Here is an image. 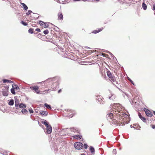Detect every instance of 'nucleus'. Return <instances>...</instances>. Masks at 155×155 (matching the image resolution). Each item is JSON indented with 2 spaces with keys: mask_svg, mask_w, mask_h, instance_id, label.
Here are the masks:
<instances>
[{
  "mask_svg": "<svg viewBox=\"0 0 155 155\" xmlns=\"http://www.w3.org/2000/svg\"><path fill=\"white\" fill-rule=\"evenodd\" d=\"M111 106L115 110H114L115 112H117V113H116L117 116L119 118H120L121 120L122 119L123 122L124 121H125L124 122L125 124H128V123L127 121H126V119L124 118L128 117V116L127 115L125 114V113H123V111L122 112L123 108L122 106L119 103L112 104Z\"/></svg>",
  "mask_w": 155,
  "mask_h": 155,
  "instance_id": "f257e3e1",
  "label": "nucleus"
},
{
  "mask_svg": "<svg viewBox=\"0 0 155 155\" xmlns=\"http://www.w3.org/2000/svg\"><path fill=\"white\" fill-rule=\"evenodd\" d=\"M106 117L107 120L112 125L115 124L119 126H124L125 125L124 121L123 122L122 119L121 120L118 117L117 120H116L114 118L115 117H114L112 113H109L107 115Z\"/></svg>",
  "mask_w": 155,
  "mask_h": 155,
  "instance_id": "f03ea898",
  "label": "nucleus"
},
{
  "mask_svg": "<svg viewBox=\"0 0 155 155\" xmlns=\"http://www.w3.org/2000/svg\"><path fill=\"white\" fill-rule=\"evenodd\" d=\"M64 113L66 114L65 115L66 117H68L69 118H72L76 113L70 109H68L67 111H64Z\"/></svg>",
  "mask_w": 155,
  "mask_h": 155,
  "instance_id": "7ed1b4c3",
  "label": "nucleus"
},
{
  "mask_svg": "<svg viewBox=\"0 0 155 155\" xmlns=\"http://www.w3.org/2000/svg\"><path fill=\"white\" fill-rule=\"evenodd\" d=\"M74 147L77 150H81L82 149L83 144L81 142H76L74 144Z\"/></svg>",
  "mask_w": 155,
  "mask_h": 155,
  "instance_id": "20e7f679",
  "label": "nucleus"
},
{
  "mask_svg": "<svg viewBox=\"0 0 155 155\" xmlns=\"http://www.w3.org/2000/svg\"><path fill=\"white\" fill-rule=\"evenodd\" d=\"M54 78H49L44 81L45 84H46L47 86L49 85H51L53 84V82H54Z\"/></svg>",
  "mask_w": 155,
  "mask_h": 155,
  "instance_id": "39448f33",
  "label": "nucleus"
},
{
  "mask_svg": "<svg viewBox=\"0 0 155 155\" xmlns=\"http://www.w3.org/2000/svg\"><path fill=\"white\" fill-rule=\"evenodd\" d=\"M107 74L109 78L113 81H115L114 76L113 75L110 71H108L107 72Z\"/></svg>",
  "mask_w": 155,
  "mask_h": 155,
  "instance_id": "423d86ee",
  "label": "nucleus"
},
{
  "mask_svg": "<svg viewBox=\"0 0 155 155\" xmlns=\"http://www.w3.org/2000/svg\"><path fill=\"white\" fill-rule=\"evenodd\" d=\"M30 88L34 91L37 94H39L40 93V91L39 90V87L38 86H31L30 87Z\"/></svg>",
  "mask_w": 155,
  "mask_h": 155,
  "instance_id": "0eeeda50",
  "label": "nucleus"
},
{
  "mask_svg": "<svg viewBox=\"0 0 155 155\" xmlns=\"http://www.w3.org/2000/svg\"><path fill=\"white\" fill-rule=\"evenodd\" d=\"M144 111L145 112L146 115L149 117H151L153 116V114L150 111L147 109H145Z\"/></svg>",
  "mask_w": 155,
  "mask_h": 155,
  "instance_id": "6e6552de",
  "label": "nucleus"
},
{
  "mask_svg": "<svg viewBox=\"0 0 155 155\" xmlns=\"http://www.w3.org/2000/svg\"><path fill=\"white\" fill-rule=\"evenodd\" d=\"M70 130L74 133H79L80 132V130L78 128L75 127H72L70 128Z\"/></svg>",
  "mask_w": 155,
  "mask_h": 155,
  "instance_id": "1a4fd4ad",
  "label": "nucleus"
},
{
  "mask_svg": "<svg viewBox=\"0 0 155 155\" xmlns=\"http://www.w3.org/2000/svg\"><path fill=\"white\" fill-rule=\"evenodd\" d=\"M46 133L48 134H50L52 132V127L51 126L46 128Z\"/></svg>",
  "mask_w": 155,
  "mask_h": 155,
  "instance_id": "9d476101",
  "label": "nucleus"
},
{
  "mask_svg": "<svg viewBox=\"0 0 155 155\" xmlns=\"http://www.w3.org/2000/svg\"><path fill=\"white\" fill-rule=\"evenodd\" d=\"M15 105L16 107V108L17 109H18V106L19 105V102L18 100L17 99H15Z\"/></svg>",
  "mask_w": 155,
  "mask_h": 155,
  "instance_id": "9b49d317",
  "label": "nucleus"
},
{
  "mask_svg": "<svg viewBox=\"0 0 155 155\" xmlns=\"http://www.w3.org/2000/svg\"><path fill=\"white\" fill-rule=\"evenodd\" d=\"M41 123L42 124H44L46 127V128L50 126H51L50 125H49L48 122L46 121V120H44V121H41Z\"/></svg>",
  "mask_w": 155,
  "mask_h": 155,
  "instance_id": "f8f14e48",
  "label": "nucleus"
},
{
  "mask_svg": "<svg viewBox=\"0 0 155 155\" xmlns=\"http://www.w3.org/2000/svg\"><path fill=\"white\" fill-rule=\"evenodd\" d=\"M102 98V97L101 96H97L96 98V100L99 102H102L103 100Z\"/></svg>",
  "mask_w": 155,
  "mask_h": 155,
  "instance_id": "ddd939ff",
  "label": "nucleus"
},
{
  "mask_svg": "<svg viewBox=\"0 0 155 155\" xmlns=\"http://www.w3.org/2000/svg\"><path fill=\"white\" fill-rule=\"evenodd\" d=\"M20 4L21 5V7L23 8L25 10H27L28 9L27 6L24 3L21 2L20 3Z\"/></svg>",
  "mask_w": 155,
  "mask_h": 155,
  "instance_id": "4468645a",
  "label": "nucleus"
},
{
  "mask_svg": "<svg viewBox=\"0 0 155 155\" xmlns=\"http://www.w3.org/2000/svg\"><path fill=\"white\" fill-rule=\"evenodd\" d=\"M40 114L42 116H45L48 114V112L46 111H43L41 112Z\"/></svg>",
  "mask_w": 155,
  "mask_h": 155,
  "instance_id": "2eb2a0df",
  "label": "nucleus"
},
{
  "mask_svg": "<svg viewBox=\"0 0 155 155\" xmlns=\"http://www.w3.org/2000/svg\"><path fill=\"white\" fill-rule=\"evenodd\" d=\"M63 18V15L61 13H60L58 14V20H62Z\"/></svg>",
  "mask_w": 155,
  "mask_h": 155,
  "instance_id": "dca6fc26",
  "label": "nucleus"
},
{
  "mask_svg": "<svg viewBox=\"0 0 155 155\" xmlns=\"http://www.w3.org/2000/svg\"><path fill=\"white\" fill-rule=\"evenodd\" d=\"M103 29V28H102L97 30H94L92 32V33L94 34H97L101 31Z\"/></svg>",
  "mask_w": 155,
  "mask_h": 155,
  "instance_id": "f3484780",
  "label": "nucleus"
},
{
  "mask_svg": "<svg viewBox=\"0 0 155 155\" xmlns=\"http://www.w3.org/2000/svg\"><path fill=\"white\" fill-rule=\"evenodd\" d=\"M21 108L23 109L26 107V106L25 104H23V103H21L18 106V107Z\"/></svg>",
  "mask_w": 155,
  "mask_h": 155,
  "instance_id": "a211bd4d",
  "label": "nucleus"
},
{
  "mask_svg": "<svg viewBox=\"0 0 155 155\" xmlns=\"http://www.w3.org/2000/svg\"><path fill=\"white\" fill-rule=\"evenodd\" d=\"M82 136L78 135H75L74 136V138L76 139H81Z\"/></svg>",
  "mask_w": 155,
  "mask_h": 155,
  "instance_id": "6ab92c4d",
  "label": "nucleus"
},
{
  "mask_svg": "<svg viewBox=\"0 0 155 155\" xmlns=\"http://www.w3.org/2000/svg\"><path fill=\"white\" fill-rule=\"evenodd\" d=\"M89 150L92 154H94V153L95 152V150L94 148L93 147H91L90 148Z\"/></svg>",
  "mask_w": 155,
  "mask_h": 155,
  "instance_id": "aec40b11",
  "label": "nucleus"
},
{
  "mask_svg": "<svg viewBox=\"0 0 155 155\" xmlns=\"http://www.w3.org/2000/svg\"><path fill=\"white\" fill-rule=\"evenodd\" d=\"M3 83H11L12 82L11 81H10V80L5 79H3Z\"/></svg>",
  "mask_w": 155,
  "mask_h": 155,
  "instance_id": "412c9836",
  "label": "nucleus"
},
{
  "mask_svg": "<svg viewBox=\"0 0 155 155\" xmlns=\"http://www.w3.org/2000/svg\"><path fill=\"white\" fill-rule=\"evenodd\" d=\"M2 94L3 96H7L8 93L7 91H2Z\"/></svg>",
  "mask_w": 155,
  "mask_h": 155,
  "instance_id": "4be33fe9",
  "label": "nucleus"
},
{
  "mask_svg": "<svg viewBox=\"0 0 155 155\" xmlns=\"http://www.w3.org/2000/svg\"><path fill=\"white\" fill-rule=\"evenodd\" d=\"M142 7L143 9L145 10L147 8V6L144 2H143L142 4Z\"/></svg>",
  "mask_w": 155,
  "mask_h": 155,
  "instance_id": "5701e85b",
  "label": "nucleus"
},
{
  "mask_svg": "<svg viewBox=\"0 0 155 155\" xmlns=\"http://www.w3.org/2000/svg\"><path fill=\"white\" fill-rule=\"evenodd\" d=\"M8 104L9 105L12 106V105H13V104H14V101L12 99V100H10L9 101V102H8Z\"/></svg>",
  "mask_w": 155,
  "mask_h": 155,
  "instance_id": "b1692460",
  "label": "nucleus"
},
{
  "mask_svg": "<svg viewBox=\"0 0 155 155\" xmlns=\"http://www.w3.org/2000/svg\"><path fill=\"white\" fill-rule=\"evenodd\" d=\"M21 112L23 114H25L28 112V111L24 108L22 109Z\"/></svg>",
  "mask_w": 155,
  "mask_h": 155,
  "instance_id": "393cba45",
  "label": "nucleus"
},
{
  "mask_svg": "<svg viewBox=\"0 0 155 155\" xmlns=\"http://www.w3.org/2000/svg\"><path fill=\"white\" fill-rule=\"evenodd\" d=\"M45 106L48 109L51 110V107L50 105L46 103L44 104Z\"/></svg>",
  "mask_w": 155,
  "mask_h": 155,
  "instance_id": "a878e982",
  "label": "nucleus"
},
{
  "mask_svg": "<svg viewBox=\"0 0 155 155\" xmlns=\"http://www.w3.org/2000/svg\"><path fill=\"white\" fill-rule=\"evenodd\" d=\"M68 129V128H67L66 129H62V130L60 131H59L60 132V134H62V132H66V130Z\"/></svg>",
  "mask_w": 155,
  "mask_h": 155,
  "instance_id": "bb28decb",
  "label": "nucleus"
},
{
  "mask_svg": "<svg viewBox=\"0 0 155 155\" xmlns=\"http://www.w3.org/2000/svg\"><path fill=\"white\" fill-rule=\"evenodd\" d=\"M34 29L33 28H30L28 30V32L31 34L33 33Z\"/></svg>",
  "mask_w": 155,
  "mask_h": 155,
  "instance_id": "cd10ccee",
  "label": "nucleus"
},
{
  "mask_svg": "<svg viewBox=\"0 0 155 155\" xmlns=\"http://www.w3.org/2000/svg\"><path fill=\"white\" fill-rule=\"evenodd\" d=\"M15 89H14V88H12L11 90V93L13 94H15Z\"/></svg>",
  "mask_w": 155,
  "mask_h": 155,
  "instance_id": "c85d7f7f",
  "label": "nucleus"
},
{
  "mask_svg": "<svg viewBox=\"0 0 155 155\" xmlns=\"http://www.w3.org/2000/svg\"><path fill=\"white\" fill-rule=\"evenodd\" d=\"M115 96L113 95H112L110 97H109V99H111L113 100L115 99Z\"/></svg>",
  "mask_w": 155,
  "mask_h": 155,
  "instance_id": "c756f323",
  "label": "nucleus"
},
{
  "mask_svg": "<svg viewBox=\"0 0 155 155\" xmlns=\"http://www.w3.org/2000/svg\"><path fill=\"white\" fill-rule=\"evenodd\" d=\"M21 23L25 26H27L28 25V24L27 23L24 22L23 21H22L21 22Z\"/></svg>",
  "mask_w": 155,
  "mask_h": 155,
  "instance_id": "7c9ffc66",
  "label": "nucleus"
},
{
  "mask_svg": "<svg viewBox=\"0 0 155 155\" xmlns=\"http://www.w3.org/2000/svg\"><path fill=\"white\" fill-rule=\"evenodd\" d=\"M127 79H128V80L131 82V83L132 84L134 85H135L134 84V82L131 80V79L130 78H129L127 77Z\"/></svg>",
  "mask_w": 155,
  "mask_h": 155,
  "instance_id": "2f4dec72",
  "label": "nucleus"
},
{
  "mask_svg": "<svg viewBox=\"0 0 155 155\" xmlns=\"http://www.w3.org/2000/svg\"><path fill=\"white\" fill-rule=\"evenodd\" d=\"M44 34L45 35H47L49 33V31L48 30L46 29L43 32Z\"/></svg>",
  "mask_w": 155,
  "mask_h": 155,
  "instance_id": "473e14b6",
  "label": "nucleus"
},
{
  "mask_svg": "<svg viewBox=\"0 0 155 155\" xmlns=\"http://www.w3.org/2000/svg\"><path fill=\"white\" fill-rule=\"evenodd\" d=\"M15 87L14 88L16 90L18 91L19 89V87H18V86L17 85H15Z\"/></svg>",
  "mask_w": 155,
  "mask_h": 155,
  "instance_id": "72a5a7b5",
  "label": "nucleus"
},
{
  "mask_svg": "<svg viewBox=\"0 0 155 155\" xmlns=\"http://www.w3.org/2000/svg\"><path fill=\"white\" fill-rule=\"evenodd\" d=\"M44 26H45L44 28H47L48 27V25L47 23H46V22H44Z\"/></svg>",
  "mask_w": 155,
  "mask_h": 155,
  "instance_id": "f704fd0d",
  "label": "nucleus"
},
{
  "mask_svg": "<svg viewBox=\"0 0 155 155\" xmlns=\"http://www.w3.org/2000/svg\"><path fill=\"white\" fill-rule=\"evenodd\" d=\"M141 120L144 122L145 123L146 121V119L144 117H143L142 118H141Z\"/></svg>",
  "mask_w": 155,
  "mask_h": 155,
  "instance_id": "c9c22d12",
  "label": "nucleus"
},
{
  "mask_svg": "<svg viewBox=\"0 0 155 155\" xmlns=\"http://www.w3.org/2000/svg\"><path fill=\"white\" fill-rule=\"evenodd\" d=\"M32 12L31 10H29L28 11V12H27L26 13V14L27 15H29L30 13H31Z\"/></svg>",
  "mask_w": 155,
  "mask_h": 155,
  "instance_id": "e433bc0d",
  "label": "nucleus"
},
{
  "mask_svg": "<svg viewBox=\"0 0 155 155\" xmlns=\"http://www.w3.org/2000/svg\"><path fill=\"white\" fill-rule=\"evenodd\" d=\"M44 22L41 21H39V24L41 25H43V24H44Z\"/></svg>",
  "mask_w": 155,
  "mask_h": 155,
  "instance_id": "4c0bfd02",
  "label": "nucleus"
},
{
  "mask_svg": "<svg viewBox=\"0 0 155 155\" xmlns=\"http://www.w3.org/2000/svg\"><path fill=\"white\" fill-rule=\"evenodd\" d=\"M112 152L113 153L116 154L117 153L116 150V149H114L113 150Z\"/></svg>",
  "mask_w": 155,
  "mask_h": 155,
  "instance_id": "58836bf2",
  "label": "nucleus"
},
{
  "mask_svg": "<svg viewBox=\"0 0 155 155\" xmlns=\"http://www.w3.org/2000/svg\"><path fill=\"white\" fill-rule=\"evenodd\" d=\"M83 146L84 148L85 149H87V148L88 146L87 144L85 143Z\"/></svg>",
  "mask_w": 155,
  "mask_h": 155,
  "instance_id": "ea45409f",
  "label": "nucleus"
},
{
  "mask_svg": "<svg viewBox=\"0 0 155 155\" xmlns=\"http://www.w3.org/2000/svg\"><path fill=\"white\" fill-rule=\"evenodd\" d=\"M138 116L139 117V118L141 119V118H142V117H143L142 116L141 114L140 113H138Z\"/></svg>",
  "mask_w": 155,
  "mask_h": 155,
  "instance_id": "a19ab883",
  "label": "nucleus"
},
{
  "mask_svg": "<svg viewBox=\"0 0 155 155\" xmlns=\"http://www.w3.org/2000/svg\"><path fill=\"white\" fill-rule=\"evenodd\" d=\"M138 116L139 117V118L141 119V118H142V117H143L142 116L141 114L140 113H138Z\"/></svg>",
  "mask_w": 155,
  "mask_h": 155,
  "instance_id": "79ce46f5",
  "label": "nucleus"
},
{
  "mask_svg": "<svg viewBox=\"0 0 155 155\" xmlns=\"http://www.w3.org/2000/svg\"><path fill=\"white\" fill-rule=\"evenodd\" d=\"M138 116L139 117V118L141 119V118H142V117H143L142 116L141 114L140 113H138Z\"/></svg>",
  "mask_w": 155,
  "mask_h": 155,
  "instance_id": "37998d69",
  "label": "nucleus"
},
{
  "mask_svg": "<svg viewBox=\"0 0 155 155\" xmlns=\"http://www.w3.org/2000/svg\"><path fill=\"white\" fill-rule=\"evenodd\" d=\"M29 112L30 114L33 113V110L31 109H30L29 110Z\"/></svg>",
  "mask_w": 155,
  "mask_h": 155,
  "instance_id": "c03bdc74",
  "label": "nucleus"
},
{
  "mask_svg": "<svg viewBox=\"0 0 155 155\" xmlns=\"http://www.w3.org/2000/svg\"><path fill=\"white\" fill-rule=\"evenodd\" d=\"M35 31H37L38 32H40L41 31V30L39 28H37L36 29Z\"/></svg>",
  "mask_w": 155,
  "mask_h": 155,
  "instance_id": "a18cd8bd",
  "label": "nucleus"
},
{
  "mask_svg": "<svg viewBox=\"0 0 155 155\" xmlns=\"http://www.w3.org/2000/svg\"><path fill=\"white\" fill-rule=\"evenodd\" d=\"M151 127L153 129H155V125H151Z\"/></svg>",
  "mask_w": 155,
  "mask_h": 155,
  "instance_id": "49530a36",
  "label": "nucleus"
},
{
  "mask_svg": "<svg viewBox=\"0 0 155 155\" xmlns=\"http://www.w3.org/2000/svg\"><path fill=\"white\" fill-rule=\"evenodd\" d=\"M105 54H104V53H102V54H101V55L102 56H103V57H105Z\"/></svg>",
  "mask_w": 155,
  "mask_h": 155,
  "instance_id": "de8ad7c7",
  "label": "nucleus"
},
{
  "mask_svg": "<svg viewBox=\"0 0 155 155\" xmlns=\"http://www.w3.org/2000/svg\"><path fill=\"white\" fill-rule=\"evenodd\" d=\"M61 91V89L59 90L58 91V93H60Z\"/></svg>",
  "mask_w": 155,
  "mask_h": 155,
  "instance_id": "09e8293b",
  "label": "nucleus"
},
{
  "mask_svg": "<svg viewBox=\"0 0 155 155\" xmlns=\"http://www.w3.org/2000/svg\"><path fill=\"white\" fill-rule=\"evenodd\" d=\"M153 112L154 114L155 115V111H153Z\"/></svg>",
  "mask_w": 155,
  "mask_h": 155,
  "instance_id": "8fccbe9b",
  "label": "nucleus"
},
{
  "mask_svg": "<svg viewBox=\"0 0 155 155\" xmlns=\"http://www.w3.org/2000/svg\"><path fill=\"white\" fill-rule=\"evenodd\" d=\"M81 155H86L85 153H83L81 154Z\"/></svg>",
  "mask_w": 155,
  "mask_h": 155,
  "instance_id": "3c124183",
  "label": "nucleus"
},
{
  "mask_svg": "<svg viewBox=\"0 0 155 155\" xmlns=\"http://www.w3.org/2000/svg\"><path fill=\"white\" fill-rule=\"evenodd\" d=\"M80 0H74V1H79Z\"/></svg>",
  "mask_w": 155,
  "mask_h": 155,
  "instance_id": "603ef678",
  "label": "nucleus"
},
{
  "mask_svg": "<svg viewBox=\"0 0 155 155\" xmlns=\"http://www.w3.org/2000/svg\"><path fill=\"white\" fill-rule=\"evenodd\" d=\"M97 2H98L100 0H95Z\"/></svg>",
  "mask_w": 155,
  "mask_h": 155,
  "instance_id": "864d4df0",
  "label": "nucleus"
},
{
  "mask_svg": "<svg viewBox=\"0 0 155 155\" xmlns=\"http://www.w3.org/2000/svg\"><path fill=\"white\" fill-rule=\"evenodd\" d=\"M58 1H59V0H57V2H59V3H60V2H58Z\"/></svg>",
  "mask_w": 155,
  "mask_h": 155,
  "instance_id": "5fc2aeb1",
  "label": "nucleus"
},
{
  "mask_svg": "<svg viewBox=\"0 0 155 155\" xmlns=\"http://www.w3.org/2000/svg\"><path fill=\"white\" fill-rule=\"evenodd\" d=\"M130 127H132V125H130Z\"/></svg>",
  "mask_w": 155,
  "mask_h": 155,
  "instance_id": "6e6d98bb",
  "label": "nucleus"
},
{
  "mask_svg": "<svg viewBox=\"0 0 155 155\" xmlns=\"http://www.w3.org/2000/svg\"><path fill=\"white\" fill-rule=\"evenodd\" d=\"M154 14L155 15V12L154 13Z\"/></svg>",
  "mask_w": 155,
  "mask_h": 155,
  "instance_id": "4d7b16f0",
  "label": "nucleus"
},
{
  "mask_svg": "<svg viewBox=\"0 0 155 155\" xmlns=\"http://www.w3.org/2000/svg\"><path fill=\"white\" fill-rule=\"evenodd\" d=\"M66 134H63V135H65Z\"/></svg>",
  "mask_w": 155,
  "mask_h": 155,
  "instance_id": "13d9d810",
  "label": "nucleus"
},
{
  "mask_svg": "<svg viewBox=\"0 0 155 155\" xmlns=\"http://www.w3.org/2000/svg\"><path fill=\"white\" fill-rule=\"evenodd\" d=\"M102 104H103V103H102Z\"/></svg>",
  "mask_w": 155,
  "mask_h": 155,
  "instance_id": "bf43d9fd",
  "label": "nucleus"
}]
</instances>
